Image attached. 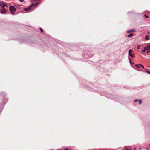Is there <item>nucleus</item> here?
I'll return each instance as SVG.
<instances>
[{"instance_id": "1", "label": "nucleus", "mask_w": 150, "mask_h": 150, "mask_svg": "<svg viewBox=\"0 0 150 150\" xmlns=\"http://www.w3.org/2000/svg\"><path fill=\"white\" fill-rule=\"evenodd\" d=\"M9 10L12 13H14V12L16 11V9L13 6H11L9 7Z\"/></svg>"}, {"instance_id": "2", "label": "nucleus", "mask_w": 150, "mask_h": 150, "mask_svg": "<svg viewBox=\"0 0 150 150\" xmlns=\"http://www.w3.org/2000/svg\"><path fill=\"white\" fill-rule=\"evenodd\" d=\"M150 49V43L146 47H145L144 49L141 50V51L145 52L146 50H148Z\"/></svg>"}, {"instance_id": "3", "label": "nucleus", "mask_w": 150, "mask_h": 150, "mask_svg": "<svg viewBox=\"0 0 150 150\" xmlns=\"http://www.w3.org/2000/svg\"><path fill=\"white\" fill-rule=\"evenodd\" d=\"M7 11L4 8H2L0 13L2 14H4L7 12Z\"/></svg>"}, {"instance_id": "4", "label": "nucleus", "mask_w": 150, "mask_h": 150, "mask_svg": "<svg viewBox=\"0 0 150 150\" xmlns=\"http://www.w3.org/2000/svg\"><path fill=\"white\" fill-rule=\"evenodd\" d=\"M3 3H2V5H1V8H4L6 6L7 7H8V6L6 4V3H4L3 4Z\"/></svg>"}, {"instance_id": "5", "label": "nucleus", "mask_w": 150, "mask_h": 150, "mask_svg": "<svg viewBox=\"0 0 150 150\" xmlns=\"http://www.w3.org/2000/svg\"><path fill=\"white\" fill-rule=\"evenodd\" d=\"M31 9V6H29L27 8H25L24 10L25 11H27L30 10Z\"/></svg>"}, {"instance_id": "6", "label": "nucleus", "mask_w": 150, "mask_h": 150, "mask_svg": "<svg viewBox=\"0 0 150 150\" xmlns=\"http://www.w3.org/2000/svg\"><path fill=\"white\" fill-rule=\"evenodd\" d=\"M140 65L139 64H135V67H136L135 68V69L136 68H140Z\"/></svg>"}, {"instance_id": "7", "label": "nucleus", "mask_w": 150, "mask_h": 150, "mask_svg": "<svg viewBox=\"0 0 150 150\" xmlns=\"http://www.w3.org/2000/svg\"><path fill=\"white\" fill-rule=\"evenodd\" d=\"M133 50L132 49H130L129 50L128 53H129V55L130 56L132 54L131 53L132 52Z\"/></svg>"}, {"instance_id": "8", "label": "nucleus", "mask_w": 150, "mask_h": 150, "mask_svg": "<svg viewBox=\"0 0 150 150\" xmlns=\"http://www.w3.org/2000/svg\"><path fill=\"white\" fill-rule=\"evenodd\" d=\"M149 39V37L148 35H146L145 36V40H148Z\"/></svg>"}, {"instance_id": "9", "label": "nucleus", "mask_w": 150, "mask_h": 150, "mask_svg": "<svg viewBox=\"0 0 150 150\" xmlns=\"http://www.w3.org/2000/svg\"><path fill=\"white\" fill-rule=\"evenodd\" d=\"M133 35V34L131 33L128 35V37H129V38L131 37Z\"/></svg>"}, {"instance_id": "10", "label": "nucleus", "mask_w": 150, "mask_h": 150, "mask_svg": "<svg viewBox=\"0 0 150 150\" xmlns=\"http://www.w3.org/2000/svg\"><path fill=\"white\" fill-rule=\"evenodd\" d=\"M39 3H40V2H36L35 3V5L36 6H37L38 5V4H39Z\"/></svg>"}, {"instance_id": "11", "label": "nucleus", "mask_w": 150, "mask_h": 150, "mask_svg": "<svg viewBox=\"0 0 150 150\" xmlns=\"http://www.w3.org/2000/svg\"><path fill=\"white\" fill-rule=\"evenodd\" d=\"M138 101H139V104H140L142 103V101H141V100H138Z\"/></svg>"}, {"instance_id": "12", "label": "nucleus", "mask_w": 150, "mask_h": 150, "mask_svg": "<svg viewBox=\"0 0 150 150\" xmlns=\"http://www.w3.org/2000/svg\"><path fill=\"white\" fill-rule=\"evenodd\" d=\"M141 45H137V48L138 49H140V47H141Z\"/></svg>"}, {"instance_id": "13", "label": "nucleus", "mask_w": 150, "mask_h": 150, "mask_svg": "<svg viewBox=\"0 0 150 150\" xmlns=\"http://www.w3.org/2000/svg\"><path fill=\"white\" fill-rule=\"evenodd\" d=\"M40 31L42 32H43V30L42 28L40 27Z\"/></svg>"}, {"instance_id": "14", "label": "nucleus", "mask_w": 150, "mask_h": 150, "mask_svg": "<svg viewBox=\"0 0 150 150\" xmlns=\"http://www.w3.org/2000/svg\"><path fill=\"white\" fill-rule=\"evenodd\" d=\"M130 56H131L132 58H134L135 57L134 55V54H131V55H130Z\"/></svg>"}, {"instance_id": "15", "label": "nucleus", "mask_w": 150, "mask_h": 150, "mask_svg": "<svg viewBox=\"0 0 150 150\" xmlns=\"http://www.w3.org/2000/svg\"><path fill=\"white\" fill-rule=\"evenodd\" d=\"M129 63L131 64H134V63H133V62H132L131 61V60L130 59H129Z\"/></svg>"}, {"instance_id": "16", "label": "nucleus", "mask_w": 150, "mask_h": 150, "mask_svg": "<svg viewBox=\"0 0 150 150\" xmlns=\"http://www.w3.org/2000/svg\"><path fill=\"white\" fill-rule=\"evenodd\" d=\"M145 72H147L148 74H150V71H149L147 70H146L145 71Z\"/></svg>"}, {"instance_id": "17", "label": "nucleus", "mask_w": 150, "mask_h": 150, "mask_svg": "<svg viewBox=\"0 0 150 150\" xmlns=\"http://www.w3.org/2000/svg\"><path fill=\"white\" fill-rule=\"evenodd\" d=\"M144 16H145V17L146 18H148V17H149V16H147V15H146V14H145V15H144Z\"/></svg>"}, {"instance_id": "18", "label": "nucleus", "mask_w": 150, "mask_h": 150, "mask_svg": "<svg viewBox=\"0 0 150 150\" xmlns=\"http://www.w3.org/2000/svg\"><path fill=\"white\" fill-rule=\"evenodd\" d=\"M139 65H140V66H141V67L142 68H144V66H143V65H142V64H139Z\"/></svg>"}, {"instance_id": "19", "label": "nucleus", "mask_w": 150, "mask_h": 150, "mask_svg": "<svg viewBox=\"0 0 150 150\" xmlns=\"http://www.w3.org/2000/svg\"><path fill=\"white\" fill-rule=\"evenodd\" d=\"M134 31H135L134 30H131L128 32V33H130V32H134Z\"/></svg>"}, {"instance_id": "20", "label": "nucleus", "mask_w": 150, "mask_h": 150, "mask_svg": "<svg viewBox=\"0 0 150 150\" xmlns=\"http://www.w3.org/2000/svg\"><path fill=\"white\" fill-rule=\"evenodd\" d=\"M35 5V4H34V3H33L32 4L30 5V6H31V7H32V6H34Z\"/></svg>"}, {"instance_id": "21", "label": "nucleus", "mask_w": 150, "mask_h": 150, "mask_svg": "<svg viewBox=\"0 0 150 150\" xmlns=\"http://www.w3.org/2000/svg\"><path fill=\"white\" fill-rule=\"evenodd\" d=\"M4 3V1H1L0 3V7L1 6V4L2 3Z\"/></svg>"}, {"instance_id": "22", "label": "nucleus", "mask_w": 150, "mask_h": 150, "mask_svg": "<svg viewBox=\"0 0 150 150\" xmlns=\"http://www.w3.org/2000/svg\"><path fill=\"white\" fill-rule=\"evenodd\" d=\"M19 0L21 2L24 1V0Z\"/></svg>"}, {"instance_id": "23", "label": "nucleus", "mask_w": 150, "mask_h": 150, "mask_svg": "<svg viewBox=\"0 0 150 150\" xmlns=\"http://www.w3.org/2000/svg\"><path fill=\"white\" fill-rule=\"evenodd\" d=\"M138 101V99H136L134 100L135 102H137V101Z\"/></svg>"}, {"instance_id": "24", "label": "nucleus", "mask_w": 150, "mask_h": 150, "mask_svg": "<svg viewBox=\"0 0 150 150\" xmlns=\"http://www.w3.org/2000/svg\"><path fill=\"white\" fill-rule=\"evenodd\" d=\"M64 150H68V148H66L64 149Z\"/></svg>"}, {"instance_id": "25", "label": "nucleus", "mask_w": 150, "mask_h": 150, "mask_svg": "<svg viewBox=\"0 0 150 150\" xmlns=\"http://www.w3.org/2000/svg\"><path fill=\"white\" fill-rule=\"evenodd\" d=\"M146 52L147 53H148L149 52V51H147Z\"/></svg>"}, {"instance_id": "26", "label": "nucleus", "mask_w": 150, "mask_h": 150, "mask_svg": "<svg viewBox=\"0 0 150 150\" xmlns=\"http://www.w3.org/2000/svg\"><path fill=\"white\" fill-rule=\"evenodd\" d=\"M149 33V32H148V33Z\"/></svg>"}, {"instance_id": "27", "label": "nucleus", "mask_w": 150, "mask_h": 150, "mask_svg": "<svg viewBox=\"0 0 150 150\" xmlns=\"http://www.w3.org/2000/svg\"><path fill=\"white\" fill-rule=\"evenodd\" d=\"M56 150H60V149Z\"/></svg>"}]
</instances>
